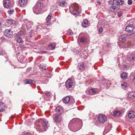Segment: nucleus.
I'll use <instances>...</instances> for the list:
<instances>
[{"mask_svg":"<svg viewBox=\"0 0 135 135\" xmlns=\"http://www.w3.org/2000/svg\"><path fill=\"white\" fill-rule=\"evenodd\" d=\"M54 121L56 123H59L61 121L62 117L61 115L55 114L53 116Z\"/></svg>","mask_w":135,"mask_h":135,"instance_id":"nucleus-7","label":"nucleus"},{"mask_svg":"<svg viewBox=\"0 0 135 135\" xmlns=\"http://www.w3.org/2000/svg\"><path fill=\"white\" fill-rule=\"evenodd\" d=\"M124 1L122 0H117L116 1L117 6L118 5H122L124 4Z\"/></svg>","mask_w":135,"mask_h":135,"instance_id":"nucleus-28","label":"nucleus"},{"mask_svg":"<svg viewBox=\"0 0 135 135\" xmlns=\"http://www.w3.org/2000/svg\"><path fill=\"white\" fill-rule=\"evenodd\" d=\"M48 122L46 119H40L36 122L35 128L39 132L42 131V128L45 130L47 128Z\"/></svg>","mask_w":135,"mask_h":135,"instance_id":"nucleus-2","label":"nucleus"},{"mask_svg":"<svg viewBox=\"0 0 135 135\" xmlns=\"http://www.w3.org/2000/svg\"><path fill=\"white\" fill-rule=\"evenodd\" d=\"M70 99V98L69 96H66L64 98L63 102L64 103H67L69 102Z\"/></svg>","mask_w":135,"mask_h":135,"instance_id":"nucleus-22","label":"nucleus"},{"mask_svg":"<svg viewBox=\"0 0 135 135\" xmlns=\"http://www.w3.org/2000/svg\"><path fill=\"white\" fill-rule=\"evenodd\" d=\"M52 14L51 13L49 14L46 19V25H49L50 23V20H51Z\"/></svg>","mask_w":135,"mask_h":135,"instance_id":"nucleus-20","label":"nucleus"},{"mask_svg":"<svg viewBox=\"0 0 135 135\" xmlns=\"http://www.w3.org/2000/svg\"><path fill=\"white\" fill-rule=\"evenodd\" d=\"M47 52L45 51H40L39 52L40 54H45Z\"/></svg>","mask_w":135,"mask_h":135,"instance_id":"nucleus-39","label":"nucleus"},{"mask_svg":"<svg viewBox=\"0 0 135 135\" xmlns=\"http://www.w3.org/2000/svg\"><path fill=\"white\" fill-rule=\"evenodd\" d=\"M14 12V10L13 9H9L8 11V13L9 14H13V12Z\"/></svg>","mask_w":135,"mask_h":135,"instance_id":"nucleus-35","label":"nucleus"},{"mask_svg":"<svg viewBox=\"0 0 135 135\" xmlns=\"http://www.w3.org/2000/svg\"><path fill=\"white\" fill-rule=\"evenodd\" d=\"M88 22V21L87 20L85 19L84 21V24H86Z\"/></svg>","mask_w":135,"mask_h":135,"instance_id":"nucleus-44","label":"nucleus"},{"mask_svg":"<svg viewBox=\"0 0 135 135\" xmlns=\"http://www.w3.org/2000/svg\"><path fill=\"white\" fill-rule=\"evenodd\" d=\"M129 45H130L129 43L128 45V44L127 43L126 44H125V46H124V47H128L129 46Z\"/></svg>","mask_w":135,"mask_h":135,"instance_id":"nucleus-46","label":"nucleus"},{"mask_svg":"<svg viewBox=\"0 0 135 135\" xmlns=\"http://www.w3.org/2000/svg\"><path fill=\"white\" fill-rule=\"evenodd\" d=\"M110 130V128L109 129L107 132H109V131Z\"/></svg>","mask_w":135,"mask_h":135,"instance_id":"nucleus-57","label":"nucleus"},{"mask_svg":"<svg viewBox=\"0 0 135 135\" xmlns=\"http://www.w3.org/2000/svg\"><path fill=\"white\" fill-rule=\"evenodd\" d=\"M55 110L56 112V114L61 115L64 113L63 108L60 106H57Z\"/></svg>","mask_w":135,"mask_h":135,"instance_id":"nucleus-13","label":"nucleus"},{"mask_svg":"<svg viewBox=\"0 0 135 135\" xmlns=\"http://www.w3.org/2000/svg\"><path fill=\"white\" fill-rule=\"evenodd\" d=\"M83 26L84 27H86V26Z\"/></svg>","mask_w":135,"mask_h":135,"instance_id":"nucleus-59","label":"nucleus"},{"mask_svg":"<svg viewBox=\"0 0 135 135\" xmlns=\"http://www.w3.org/2000/svg\"><path fill=\"white\" fill-rule=\"evenodd\" d=\"M120 114V112L119 111H115L113 113V114L114 116L117 117Z\"/></svg>","mask_w":135,"mask_h":135,"instance_id":"nucleus-32","label":"nucleus"},{"mask_svg":"<svg viewBox=\"0 0 135 135\" xmlns=\"http://www.w3.org/2000/svg\"><path fill=\"white\" fill-rule=\"evenodd\" d=\"M4 35L8 38H11L13 36V32L11 30L7 29L4 32Z\"/></svg>","mask_w":135,"mask_h":135,"instance_id":"nucleus-9","label":"nucleus"},{"mask_svg":"<svg viewBox=\"0 0 135 135\" xmlns=\"http://www.w3.org/2000/svg\"><path fill=\"white\" fill-rule=\"evenodd\" d=\"M27 2V0H19L18 4L21 7H23L26 4Z\"/></svg>","mask_w":135,"mask_h":135,"instance_id":"nucleus-16","label":"nucleus"},{"mask_svg":"<svg viewBox=\"0 0 135 135\" xmlns=\"http://www.w3.org/2000/svg\"><path fill=\"white\" fill-rule=\"evenodd\" d=\"M117 0H110L109 3L110 4H112L111 7L113 11H117L118 10L116 4Z\"/></svg>","mask_w":135,"mask_h":135,"instance_id":"nucleus-10","label":"nucleus"},{"mask_svg":"<svg viewBox=\"0 0 135 135\" xmlns=\"http://www.w3.org/2000/svg\"><path fill=\"white\" fill-rule=\"evenodd\" d=\"M44 7V6L42 1L37 2L33 8V12L37 14H40L42 13L41 11Z\"/></svg>","mask_w":135,"mask_h":135,"instance_id":"nucleus-3","label":"nucleus"},{"mask_svg":"<svg viewBox=\"0 0 135 135\" xmlns=\"http://www.w3.org/2000/svg\"><path fill=\"white\" fill-rule=\"evenodd\" d=\"M98 119L99 122L103 123L107 120V118L103 114H100L99 115Z\"/></svg>","mask_w":135,"mask_h":135,"instance_id":"nucleus-11","label":"nucleus"},{"mask_svg":"<svg viewBox=\"0 0 135 135\" xmlns=\"http://www.w3.org/2000/svg\"><path fill=\"white\" fill-rule=\"evenodd\" d=\"M76 49H74L73 50V51L74 52H75V51L76 52Z\"/></svg>","mask_w":135,"mask_h":135,"instance_id":"nucleus-54","label":"nucleus"},{"mask_svg":"<svg viewBox=\"0 0 135 135\" xmlns=\"http://www.w3.org/2000/svg\"><path fill=\"white\" fill-rule=\"evenodd\" d=\"M122 13H118V16L119 18L122 16Z\"/></svg>","mask_w":135,"mask_h":135,"instance_id":"nucleus-49","label":"nucleus"},{"mask_svg":"<svg viewBox=\"0 0 135 135\" xmlns=\"http://www.w3.org/2000/svg\"><path fill=\"white\" fill-rule=\"evenodd\" d=\"M86 67L85 64L83 62H81L78 64L77 69L79 70H84Z\"/></svg>","mask_w":135,"mask_h":135,"instance_id":"nucleus-12","label":"nucleus"},{"mask_svg":"<svg viewBox=\"0 0 135 135\" xmlns=\"http://www.w3.org/2000/svg\"><path fill=\"white\" fill-rule=\"evenodd\" d=\"M19 50H22L24 48V47L22 45H21L17 47Z\"/></svg>","mask_w":135,"mask_h":135,"instance_id":"nucleus-37","label":"nucleus"},{"mask_svg":"<svg viewBox=\"0 0 135 135\" xmlns=\"http://www.w3.org/2000/svg\"><path fill=\"white\" fill-rule=\"evenodd\" d=\"M41 27V26H38L37 27H36V29H37V30L38 29L37 28H40V27Z\"/></svg>","mask_w":135,"mask_h":135,"instance_id":"nucleus-52","label":"nucleus"},{"mask_svg":"<svg viewBox=\"0 0 135 135\" xmlns=\"http://www.w3.org/2000/svg\"><path fill=\"white\" fill-rule=\"evenodd\" d=\"M71 7H70L69 8L70 11V12H71Z\"/></svg>","mask_w":135,"mask_h":135,"instance_id":"nucleus-58","label":"nucleus"},{"mask_svg":"<svg viewBox=\"0 0 135 135\" xmlns=\"http://www.w3.org/2000/svg\"><path fill=\"white\" fill-rule=\"evenodd\" d=\"M25 84H31L32 83H34L35 82L34 80H33L28 79L25 80Z\"/></svg>","mask_w":135,"mask_h":135,"instance_id":"nucleus-24","label":"nucleus"},{"mask_svg":"<svg viewBox=\"0 0 135 135\" xmlns=\"http://www.w3.org/2000/svg\"><path fill=\"white\" fill-rule=\"evenodd\" d=\"M4 53V51L2 49H0V55H3Z\"/></svg>","mask_w":135,"mask_h":135,"instance_id":"nucleus-38","label":"nucleus"},{"mask_svg":"<svg viewBox=\"0 0 135 135\" xmlns=\"http://www.w3.org/2000/svg\"><path fill=\"white\" fill-rule=\"evenodd\" d=\"M59 5L62 7H66L67 6V3L65 2L64 1H62L61 2L59 3Z\"/></svg>","mask_w":135,"mask_h":135,"instance_id":"nucleus-33","label":"nucleus"},{"mask_svg":"<svg viewBox=\"0 0 135 135\" xmlns=\"http://www.w3.org/2000/svg\"><path fill=\"white\" fill-rule=\"evenodd\" d=\"M82 126L81 120L76 119L70 121L68 126L71 130L73 132H75L80 129Z\"/></svg>","mask_w":135,"mask_h":135,"instance_id":"nucleus-1","label":"nucleus"},{"mask_svg":"<svg viewBox=\"0 0 135 135\" xmlns=\"http://www.w3.org/2000/svg\"><path fill=\"white\" fill-rule=\"evenodd\" d=\"M23 135H32V134L30 133L27 132L24 134Z\"/></svg>","mask_w":135,"mask_h":135,"instance_id":"nucleus-48","label":"nucleus"},{"mask_svg":"<svg viewBox=\"0 0 135 135\" xmlns=\"http://www.w3.org/2000/svg\"><path fill=\"white\" fill-rule=\"evenodd\" d=\"M127 73L125 72H123L120 75V77L123 79H126L127 78Z\"/></svg>","mask_w":135,"mask_h":135,"instance_id":"nucleus-23","label":"nucleus"},{"mask_svg":"<svg viewBox=\"0 0 135 135\" xmlns=\"http://www.w3.org/2000/svg\"><path fill=\"white\" fill-rule=\"evenodd\" d=\"M123 68H124V69L125 70H127V68H126V65H124Z\"/></svg>","mask_w":135,"mask_h":135,"instance_id":"nucleus-50","label":"nucleus"},{"mask_svg":"<svg viewBox=\"0 0 135 135\" xmlns=\"http://www.w3.org/2000/svg\"><path fill=\"white\" fill-rule=\"evenodd\" d=\"M49 46L51 47L52 48V49H54L55 47V46L54 44H51L49 45Z\"/></svg>","mask_w":135,"mask_h":135,"instance_id":"nucleus-36","label":"nucleus"},{"mask_svg":"<svg viewBox=\"0 0 135 135\" xmlns=\"http://www.w3.org/2000/svg\"><path fill=\"white\" fill-rule=\"evenodd\" d=\"M135 93V92H132L130 94L133 97H135V94H133V93Z\"/></svg>","mask_w":135,"mask_h":135,"instance_id":"nucleus-45","label":"nucleus"},{"mask_svg":"<svg viewBox=\"0 0 135 135\" xmlns=\"http://www.w3.org/2000/svg\"><path fill=\"white\" fill-rule=\"evenodd\" d=\"M31 69V68H28V69H27V70H30Z\"/></svg>","mask_w":135,"mask_h":135,"instance_id":"nucleus-55","label":"nucleus"},{"mask_svg":"<svg viewBox=\"0 0 135 135\" xmlns=\"http://www.w3.org/2000/svg\"><path fill=\"white\" fill-rule=\"evenodd\" d=\"M65 85L66 87L70 88L71 87L73 86H74L75 84L74 80L69 79L66 81Z\"/></svg>","mask_w":135,"mask_h":135,"instance_id":"nucleus-8","label":"nucleus"},{"mask_svg":"<svg viewBox=\"0 0 135 135\" xmlns=\"http://www.w3.org/2000/svg\"><path fill=\"white\" fill-rule=\"evenodd\" d=\"M134 26L133 25L129 24L126 27L125 30L128 32L131 31L134 29Z\"/></svg>","mask_w":135,"mask_h":135,"instance_id":"nucleus-15","label":"nucleus"},{"mask_svg":"<svg viewBox=\"0 0 135 135\" xmlns=\"http://www.w3.org/2000/svg\"><path fill=\"white\" fill-rule=\"evenodd\" d=\"M40 67L41 68L44 70H46V69L47 66L45 64H41L40 65Z\"/></svg>","mask_w":135,"mask_h":135,"instance_id":"nucleus-31","label":"nucleus"},{"mask_svg":"<svg viewBox=\"0 0 135 135\" xmlns=\"http://www.w3.org/2000/svg\"><path fill=\"white\" fill-rule=\"evenodd\" d=\"M6 22L8 23L9 25H11L14 24L15 22L12 19H9L7 20Z\"/></svg>","mask_w":135,"mask_h":135,"instance_id":"nucleus-25","label":"nucleus"},{"mask_svg":"<svg viewBox=\"0 0 135 135\" xmlns=\"http://www.w3.org/2000/svg\"><path fill=\"white\" fill-rule=\"evenodd\" d=\"M103 31V28L101 27H100L99 29V32L100 33H101Z\"/></svg>","mask_w":135,"mask_h":135,"instance_id":"nucleus-42","label":"nucleus"},{"mask_svg":"<svg viewBox=\"0 0 135 135\" xmlns=\"http://www.w3.org/2000/svg\"><path fill=\"white\" fill-rule=\"evenodd\" d=\"M45 94L47 95V96H49L50 95V93L46 92V93H45Z\"/></svg>","mask_w":135,"mask_h":135,"instance_id":"nucleus-47","label":"nucleus"},{"mask_svg":"<svg viewBox=\"0 0 135 135\" xmlns=\"http://www.w3.org/2000/svg\"><path fill=\"white\" fill-rule=\"evenodd\" d=\"M121 86L122 88H125L127 86V84L126 83L124 82H121Z\"/></svg>","mask_w":135,"mask_h":135,"instance_id":"nucleus-29","label":"nucleus"},{"mask_svg":"<svg viewBox=\"0 0 135 135\" xmlns=\"http://www.w3.org/2000/svg\"><path fill=\"white\" fill-rule=\"evenodd\" d=\"M86 38L85 36L82 37L80 39V42L81 43L85 42H86Z\"/></svg>","mask_w":135,"mask_h":135,"instance_id":"nucleus-30","label":"nucleus"},{"mask_svg":"<svg viewBox=\"0 0 135 135\" xmlns=\"http://www.w3.org/2000/svg\"><path fill=\"white\" fill-rule=\"evenodd\" d=\"M13 68H14H14H14V66H13Z\"/></svg>","mask_w":135,"mask_h":135,"instance_id":"nucleus-60","label":"nucleus"},{"mask_svg":"<svg viewBox=\"0 0 135 135\" xmlns=\"http://www.w3.org/2000/svg\"><path fill=\"white\" fill-rule=\"evenodd\" d=\"M22 34L23 32L21 31L17 33L16 35L15 40L19 43H23V41L21 37V35H22Z\"/></svg>","mask_w":135,"mask_h":135,"instance_id":"nucleus-5","label":"nucleus"},{"mask_svg":"<svg viewBox=\"0 0 135 135\" xmlns=\"http://www.w3.org/2000/svg\"><path fill=\"white\" fill-rule=\"evenodd\" d=\"M131 78L132 80V83H135V75H131Z\"/></svg>","mask_w":135,"mask_h":135,"instance_id":"nucleus-34","label":"nucleus"},{"mask_svg":"<svg viewBox=\"0 0 135 135\" xmlns=\"http://www.w3.org/2000/svg\"><path fill=\"white\" fill-rule=\"evenodd\" d=\"M3 4L4 7L6 8H8L11 6L10 2L9 0H4Z\"/></svg>","mask_w":135,"mask_h":135,"instance_id":"nucleus-17","label":"nucleus"},{"mask_svg":"<svg viewBox=\"0 0 135 135\" xmlns=\"http://www.w3.org/2000/svg\"><path fill=\"white\" fill-rule=\"evenodd\" d=\"M71 8L73 9V11L71 12L72 14L74 15H77L79 13L78 9L79 7L78 4L76 3L74 4Z\"/></svg>","mask_w":135,"mask_h":135,"instance_id":"nucleus-4","label":"nucleus"},{"mask_svg":"<svg viewBox=\"0 0 135 135\" xmlns=\"http://www.w3.org/2000/svg\"><path fill=\"white\" fill-rule=\"evenodd\" d=\"M128 116L130 118H134L135 117V112L133 111H130L128 113Z\"/></svg>","mask_w":135,"mask_h":135,"instance_id":"nucleus-21","label":"nucleus"},{"mask_svg":"<svg viewBox=\"0 0 135 135\" xmlns=\"http://www.w3.org/2000/svg\"><path fill=\"white\" fill-rule=\"evenodd\" d=\"M5 109V104L2 103H0V112L3 111Z\"/></svg>","mask_w":135,"mask_h":135,"instance_id":"nucleus-26","label":"nucleus"},{"mask_svg":"<svg viewBox=\"0 0 135 135\" xmlns=\"http://www.w3.org/2000/svg\"><path fill=\"white\" fill-rule=\"evenodd\" d=\"M30 36L31 37H32V35L31 34H30Z\"/></svg>","mask_w":135,"mask_h":135,"instance_id":"nucleus-53","label":"nucleus"},{"mask_svg":"<svg viewBox=\"0 0 135 135\" xmlns=\"http://www.w3.org/2000/svg\"><path fill=\"white\" fill-rule=\"evenodd\" d=\"M127 35L124 34L120 35L119 38V39L120 41H123L126 40Z\"/></svg>","mask_w":135,"mask_h":135,"instance_id":"nucleus-18","label":"nucleus"},{"mask_svg":"<svg viewBox=\"0 0 135 135\" xmlns=\"http://www.w3.org/2000/svg\"><path fill=\"white\" fill-rule=\"evenodd\" d=\"M128 3L129 5H131L132 3V0H128Z\"/></svg>","mask_w":135,"mask_h":135,"instance_id":"nucleus-41","label":"nucleus"},{"mask_svg":"<svg viewBox=\"0 0 135 135\" xmlns=\"http://www.w3.org/2000/svg\"><path fill=\"white\" fill-rule=\"evenodd\" d=\"M1 40H4V38L3 37H1Z\"/></svg>","mask_w":135,"mask_h":135,"instance_id":"nucleus-51","label":"nucleus"},{"mask_svg":"<svg viewBox=\"0 0 135 135\" xmlns=\"http://www.w3.org/2000/svg\"><path fill=\"white\" fill-rule=\"evenodd\" d=\"M71 102L72 103H74L75 102L74 99H70L69 101V103H70Z\"/></svg>","mask_w":135,"mask_h":135,"instance_id":"nucleus-43","label":"nucleus"},{"mask_svg":"<svg viewBox=\"0 0 135 135\" xmlns=\"http://www.w3.org/2000/svg\"><path fill=\"white\" fill-rule=\"evenodd\" d=\"M103 84L106 87H109L110 86L111 83L109 81L106 80Z\"/></svg>","mask_w":135,"mask_h":135,"instance_id":"nucleus-27","label":"nucleus"},{"mask_svg":"<svg viewBox=\"0 0 135 135\" xmlns=\"http://www.w3.org/2000/svg\"><path fill=\"white\" fill-rule=\"evenodd\" d=\"M127 59L130 61H133L135 60V52H133L128 55Z\"/></svg>","mask_w":135,"mask_h":135,"instance_id":"nucleus-14","label":"nucleus"},{"mask_svg":"<svg viewBox=\"0 0 135 135\" xmlns=\"http://www.w3.org/2000/svg\"><path fill=\"white\" fill-rule=\"evenodd\" d=\"M97 90V89H91L89 90L88 93L90 95H93L95 94Z\"/></svg>","mask_w":135,"mask_h":135,"instance_id":"nucleus-19","label":"nucleus"},{"mask_svg":"<svg viewBox=\"0 0 135 135\" xmlns=\"http://www.w3.org/2000/svg\"><path fill=\"white\" fill-rule=\"evenodd\" d=\"M24 23H26L25 25V26L27 30L30 29L33 25V23L32 22L28 21L27 19H24L23 20Z\"/></svg>","mask_w":135,"mask_h":135,"instance_id":"nucleus-6","label":"nucleus"},{"mask_svg":"<svg viewBox=\"0 0 135 135\" xmlns=\"http://www.w3.org/2000/svg\"><path fill=\"white\" fill-rule=\"evenodd\" d=\"M107 127L106 126L105 127V129L104 130V131H106V129H107Z\"/></svg>","mask_w":135,"mask_h":135,"instance_id":"nucleus-56","label":"nucleus"},{"mask_svg":"<svg viewBox=\"0 0 135 135\" xmlns=\"http://www.w3.org/2000/svg\"><path fill=\"white\" fill-rule=\"evenodd\" d=\"M70 30H69V31L68 32V34L69 35H73V33L72 31H70Z\"/></svg>","mask_w":135,"mask_h":135,"instance_id":"nucleus-40","label":"nucleus"}]
</instances>
